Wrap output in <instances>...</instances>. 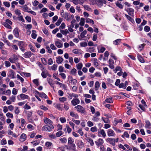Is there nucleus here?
Listing matches in <instances>:
<instances>
[{"mask_svg":"<svg viewBox=\"0 0 151 151\" xmlns=\"http://www.w3.org/2000/svg\"><path fill=\"white\" fill-rule=\"evenodd\" d=\"M54 126L50 124V126L45 125L42 128V130L43 131L50 132L52 130V129H53Z\"/></svg>","mask_w":151,"mask_h":151,"instance_id":"1","label":"nucleus"},{"mask_svg":"<svg viewBox=\"0 0 151 151\" xmlns=\"http://www.w3.org/2000/svg\"><path fill=\"white\" fill-rule=\"evenodd\" d=\"M75 108L77 109V111L82 114H85L86 110L85 109L80 105H78L75 107Z\"/></svg>","mask_w":151,"mask_h":151,"instance_id":"2","label":"nucleus"},{"mask_svg":"<svg viewBox=\"0 0 151 151\" xmlns=\"http://www.w3.org/2000/svg\"><path fill=\"white\" fill-rule=\"evenodd\" d=\"M18 100H24L25 99H28L29 98V96L25 94L22 93L19 95L17 96Z\"/></svg>","mask_w":151,"mask_h":151,"instance_id":"3","label":"nucleus"},{"mask_svg":"<svg viewBox=\"0 0 151 151\" xmlns=\"http://www.w3.org/2000/svg\"><path fill=\"white\" fill-rule=\"evenodd\" d=\"M106 141L113 146H114L115 145V139L114 138H108L106 139Z\"/></svg>","mask_w":151,"mask_h":151,"instance_id":"4","label":"nucleus"},{"mask_svg":"<svg viewBox=\"0 0 151 151\" xmlns=\"http://www.w3.org/2000/svg\"><path fill=\"white\" fill-rule=\"evenodd\" d=\"M18 59L17 55H13V57H11L9 58V60L12 63H14Z\"/></svg>","mask_w":151,"mask_h":151,"instance_id":"5","label":"nucleus"},{"mask_svg":"<svg viewBox=\"0 0 151 151\" xmlns=\"http://www.w3.org/2000/svg\"><path fill=\"white\" fill-rule=\"evenodd\" d=\"M107 134L109 137H114L115 134L114 131L111 129H109L108 130Z\"/></svg>","mask_w":151,"mask_h":151,"instance_id":"6","label":"nucleus"},{"mask_svg":"<svg viewBox=\"0 0 151 151\" xmlns=\"http://www.w3.org/2000/svg\"><path fill=\"white\" fill-rule=\"evenodd\" d=\"M104 142L103 140L101 138L99 139L97 141H95V143L96 145L99 147Z\"/></svg>","mask_w":151,"mask_h":151,"instance_id":"7","label":"nucleus"},{"mask_svg":"<svg viewBox=\"0 0 151 151\" xmlns=\"http://www.w3.org/2000/svg\"><path fill=\"white\" fill-rule=\"evenodd\" d=\"M125 10L128 12V14L130 15H132L134 14V9L131 8H129L127 9H125Z\"/></svg>","mask_w":151,"mask_h":151,"instance_id":"8","label":"nucleus"},{"mask_svg":"<svg viewBox=\"0 0 151 151\" xmlns=\"http://www.w3.org/2000/svg\"><path fill=\"white\" fill-rule=\"evenodd\" d=\"M32 54L34 55L33 54L31 53V52H27L24 54V56L26 58H29L31 56Z\"/></svg>","mask_w":151,"mask_h":151,"instance_id":"9","label":"nucleus"},{"mask_svg":"<svg viewBox=\"0 0 151 151\" xmlns=\"http://www.w3.org/2000/svg\"><path fill=\"white\" fill-rule=\"evenodd\" d=\"M71 102L74 106H75L79 104L80 101L78 99H73Z\"/></svg>","mask_w":151,"mask_h":151,"instance_id":"10","label":"nucleus"},{"mask_svg":"<svg viewBox=\"0 0 151 151\" xmlns=\"http://www.w3.org/2000/svg\"><path fill=\"white\" fill-rule=\"evenodd\" d=\"M27 138V136L25 134L23 133L20 136L19 140L21 142H23L25 141Z\"/></svg>","mask_w":151,"mask_h":151,"instance_id":"11","label":"nucleus"},{"mask_svg":"<svg viewBox=\"0 0 151 151\" xmlns=\"http://www.w3.org/2000/svg\"><path fill=\"white\" fill-rule=\"evenodd\" d=\"M19 31L17 28H15L13 30V33L15 37H18L19 36Z\"/></svg>","mask_w":151,"mask_h":151,"instance_id":"12","label":"nucleus"},{"mask_svg":"<svg viewBox=\"0 0 151 151\" xmlns=\"http://www.w3.org/2000/svg\"><path fill=\"white\" fill-rule=\"evenodd\" d=\"M15 73L12 70H11L9 71V75L8 76L11 77L13 78H15Z\"/></svg>","mask_w":151,"mask_h":151,"instance_id":"13","label":"nucleus"},{"mask_svg":"<svg viewBox=\"0 0 151 151\" xmlns=\"http://www.w3.org/2000/svg\"><path fill=\"white\" fill-rule=\"evenodd\" d=\"M78 142L77 143V145L80 148H82L84 147V143L81 141L78 140Z\"/></svg>","mask_w":151,"mask_h":151,"instance_id":"14","label":"nucleus"},{"mask_svg":"<svg viewBox=\"0 0 151 151\" xmlns=\"http://www.w3.org/2000/svg\"><path fill=\"white\" fill-rule=\"evenodd\" d=\"M122 122V120L121 119L118 120L116 118H115L114 119L113 123L114 125L116 126L118 123H121Z\"/></svg>","mask_w":151,"mask_h":151,"instance_id":"15","label":"nucleus"},{"mask_svg":"<svg viewBox=\"0 0 151 151\" xmlns=\"http://www.w3.org/2000/svg\"><path fill=\"white\" fill-rule=\"evenodd\" d=\"M63 16L67 21H69L70 19V15L68 13L65 12L63 14Z\"/></svg>","mask_w":151,"mask_h":151,"instance_id":"16","label":"nucleus"},{"mask_svg":"<svg viewBox=\"0 0 151 151\" xmlns=\"http://www.w3.org/2000/svg\"><path fill=\"white\" fill-rule=\"evenodd\" d=\"M55 45L58 48H61L63 46V44L60 42L56 41L55 43Z\"/></svg>","mask_w":151,"mask_h":151,"instance_id":"17","label":"nucleus"},{"mask_svg":"<svg viewBox=\"0 0 151 151\" xmlns=\"http://www.w3.org/2000/svg\"><path fill=\"white\" fill-rule=\"evenodd\" d=\"M105 102L107 103H112L113 101L112 99V98L110 97L109 98H106L105 100Z\"/></svg>","mask_w":151,"mask_h":151,"instance_id":"18","label":"nucleus"},{"mask_svg":"<svg viewBox=\"0 0 151 151\" xmlns=\"http://www.w3.org/2000/svg\"><path fill=\"white\" fill-rule=\"evenodd\" d=\"M47 81L48 82V83L51 86H52L54 90V87L53 86H52L53 85V81L52 79H51L50 78H47Z\"/></svg>","mask_w":151,"mask_h":151,"instance_id":"19","label":"nucleus"},{"mask_svg":"<svg viewBox=\"0 0 151 151\" xmlns=\"http://www.w3.org/2000/svg\"><path fill=\"white\" fill-rule=\"evenodd\" d=\"M44 121L46 124H51L52 123V121L49 119L46 118L44 119Z\"/></svg>","mask_w":151,"mask_h":151,"instance_id":"20","label":"nucleus"},{"mask_svg":"<svg viewBox=\"0 0 151 151\" xmlns=\"http://www.w3.org/2000/svg\"><path fill=\"white\" fill-rule=\"evenodd\" d=\"M63 61V58L60 56H59L57 58L56 62L58 64L61 63Z\"/></svg>","mask_w":151,"mask_h":151,"instance_id":"21","label":"nucleus"},{"mask_svg":"<svg viewBox=\"0 0 151 151\" xmlns=\"http://www.w3.org/2000/svg\"><path fill=\"white\" fill-rule=\"evenodd\" d=\"M86 140L87 141L89 142L90 143V145L91 146H93L94 145V142L93 140L90 137H87L86 138Z\"/></svg>","mask_w":151,"mask_h":151,"instance_id":"22","label":"nucleus"},{"mask_svg":"<svg viewBox=\"0 0 151 151\" xmlns=\"http://www.w3.org/2000/svg\"><path fill=\"white\" fill-rule=\"evenodd\" d=\"M8 134L9 135H12V136L15 138H17V135L11 130L8 131Z\"/></svg>","mask_w":151,"mask_h":151,"instance_id":"23","label":"nucleus"},{"mask_svg":"<svg viewBox=\"0 0 151 151\" xmlns=\"http://www.w3.org/2000/svg\"><path fill=\"white\" fill-rule=\"evenodd\" d=\"M102 1L99 0H96V4L99 7H101L103 6V4L102 3Z\"/></svg>","mask_w":151,"mask_h":151,"instance_id":"24","label":"nucleus"},{"mask_svg":"<svg viewBox=\"0 0 151 151\" xmlns=\"http://www.w3.org/2000/svg\"><path fill=\"white\" fill-rule=\"evenodd\" d=\"M47 73V72L46 70H45L42 71L41 73V76L44 78H45L47 77L46 74Z\"/></svg>","mask_w":151,"mask_h":151,"instance_id":"25","label":"nucleus"},{"mask_svg":"<svg viewBox=\"0 0 151 151\" xmlns=\"http://www.w3.org/2000/svg\"><path fill=\"white\" fill-rule=\"evenodd\" d=\"M70 115L72 117H73L77 118H78V116L77 114H75L73 112L71 111L70 112Z\"/></svg>","mask_w":151,"mask_h":151,"instance_id":"26","label":"nucleus"},{"mask_svg":"<svg viewBox=\"0 0 151 151\" xmlns=\"http://www.w3.org/2000/svg\"><path fill=\"white\" fill-rule=\"evenodd\" d=\"M60 32L63 35H66L67 34L69 33V32L67 29H65L64 30H60Z\"/></svg>","mask_w":151,"mask_h":151,"instance_id":"27","label":"nucleus"},{"mask_svg":"<svg viewBox=\"0 0 151 151\" xmlns=\"http://www.w3.org/2000/svg\"><path fill=\"white\" fill-rule=\"evenodd\" d=\"M83 6L85 9L90 12L92 11L91 9L88 6L86 5H83Z\"/></svg>","mask_w":151,"mask_h":151,"instance_id":"28","label":"nucleus"},{"mask_svg":"<svg viewBox=\"0 0 151 151\" xmlns=\"http://www.w3.org/2000/svg\"><path fill=\"white\" fill-rule=\"evenodd\" d=\"M125 15L127 18L131 22L133 23L134 22V19L130 16L127 15V14H125Z\"/></svg>","mask_w":151,"mask_h":151,"instance_id":"29","label":"nucleus"},{"mask_svg":"<svg viewBox=\"0 0 151 151\" xmlns=\"http://www.w3.org/2000/svg\"><path fill=\"white\" fill-rule=\"evenodd\" d=\"M121 41V39H117L114 41L113 42V43L115 45H118L120 42Z\"/></svg>","mask_w":151,"mask_h":151,"instance_id":"30","label":"nucleus"},{"mask_svg":"<svg viewBox=\"0 0 151 151\" xmlns=\"http://www.w3.org/2000/svg\"><path fill=\"white\" fill-rule=\"evenodd\" d=\"M146 124L145 125V127L146 128H150V127L151 125V124L150 122L148 121H145Z\"/></svg>","mask_w":151,"mask_h":151,"instance_id":"31","label":"nucleus"},{"mask_svg":"<svg viewBox=\"0 0 151 151\" xmlns=\"http://www.w3.org/2000/svg\"><path fill=\"white\" fill-rule=\"evenodd\" d=\"M83 66V64L81 63H80L76 65V67L78 69L80 70L82 68Z\"/></svg>","mask_w":151,"mask_h":151,"instance_id":"32","label":"nucleus"},{"mask_svg":"<svg viewBox=\"0 0 151 151\" xmlns=\"http://www.w3.org/2000/svg\"><path fill=\"white\" fill-rule=\"evenodd\" d=\"M32 37L33 39H35L37 37V34L35 33L36 32V31L35 30H32Z\"/></svg>","mask_w":151,"mask_h":151,"instance_id":"33","label":"nucleus"},{"mask_svg":"<svg viewBox=\"0 0 151 151\" xmlns=\"http://www.w3.org/2000/svg\"><path fill=\"white\" fill-rule=\"evenodd\" d=\"M70 148L71 149L72 151H74L76 150V145L74 144H71L70 146Z\"/></svg>","mask_w":151,"mask_h":151,"instance_id":"34","label":"nucleus"},{"mask_svg":"<svg viewBox=\"0 0 151 151\" xmlns=\"http://www.w3.org/2000/svg\"><path fill=\"white\" fill-rule=\"evenodd\" d=\"M138 58L140 62L142 63H144L145 62L144 59L141 56L138 55Z\"/></svg>","mask_w":151,"mask_h":151,"instance_id":"35","label":"nucleus"},{"mask_svg":"<svg viewBox=\"0 0 151 151\" xmlns=\"http://www.w3.org/2000/svg\"><path fill=\"white\" fill-rule=\"evenodd\" d=\"M76 20L75 19H73L72 20L71 22H70V25H69L71 27H72V28H73L74 26V24L76 23Z\"/></svg>","mask_w":151,"mask_h":151,"instance_id":"36","label":"nucleus"},{"mask_svg":"<svg viewBox=\"0 0 151 151\" xmlns=\"http://www.w3.org/2000/svg\"><path fill=\"white\" fill-rule=\"evenodd\" d=\"M18 45L19 46V47H24V42L23 41H19Z\"/></svg>","mask_w":151,"mask_h":151,"instance_id":"37","label":"nucleus"},{"mask_svg":"<svg viewBox=\"0 0 151 151\" xmlns=\"http://www.w3.org/2000/svg\"><path fill=\"white\" fill-rule=\"evenodd\" d=\"M116 6L121 9H122L123 8V6L121 4V3H119V2L117 1L116 4Z\"/></svg>","mask_w":151,"mask_h":151,"instance_id":"38","label":"nucleus"},{"mask_svg":"<svg viewBox=\"0 0 151 151\" xmlns=\"http://www.w3.org/2000/svg\"><path fill=\"white\" fill-rule=\"evenodd\" d=\"M87 33V31L86 30H84L81 33V36L82 38H83L85 37V35Z\"/></svg>","mask_w":151,"mask_h":151,"instance_id":"39","label":"nucleus"},{"mask_svg":"<svg viewBox=\"0 0 151 151\" xmlns=\"http://www.w3.org/2000/svg\"><path fill=\"white\" fill-rule=\"evenodd\" d=\"M85 19L84 18H81V22L79 23V24L82 26H83L84 24Z\"/></svg>","mask_w":151,"mask_h":151,"instance_id":"40","label":"nucleus"},{"mask_svg":"<svg viewBox=\"0 0 151 151\" xmlns=\"http://www.w3.org/2000/svg\"><path fill=\"white\" fill-rule=\"evenodd\" d=\"M65 27V25L64 23H62L61 25L59 27V29L60 30H62L63 29H64Z\"/></svg>","mask_w":151,"mask_h":151,"instance_id":"41","label":"nucleus"},{"mask_svg":"<svg viewBox=\"0 0 151 151\" xmlns=\"http://www.w3.org/2000/svg\"><path fill=\"white\" fill-rule=\"evenodd\" d=\"M62 19L61 18H60L57 21V22L55 23L56 25L57 26H59L60 25L61 22H62Z\"/></svg>","mask_w":151,"mask_h":151,"instance_id":"42","label":"nucleus"},{"mask_svg":"<svg viewBox=\"0 0 151 151\" xmlns=\"http://www.w3.org/2000/svg\"><path fill=\"white\" fill-rule=\"evenodd\" d=\"M86 22L87 23H92L93 24H94V22L93 20L90 19L89 18H87L86 19Z\"/></svg>","mask_w":151,"mask_h":151,"instance_id":"43","label":"nucleus"},{"mask_svg":"<svg viewBox=\"0 0 151 151\" xmlns=\"http://www.w3.org/2000/svg\"><path fill=\"white\" fill-rule=\"evenodd\" d=\"M41 61H42V63L45 65H47V62L45 59L44 58H41Z\"/></svg>","mask_w":151,"mask_h":151,"instance_id":"44","label":"nucleus"},{"mask_svg":"<svg viewBox=\"0 0 151 151\" xmlns=\"http://www.w3.org/2000/svg\"><path fill=\"white\" fill-rule=\"evenodd\" d=\"M63 134L62 132L61 131H60L56 133V135L57 137H59L62 135Z\"/></svg>","mask_w":151,"mask_h":151,"instance_id":"45","label":"nucleus"},{"mask_svg":"<svg viewBox=\"0 0 151 151\" xmlns=\"http://www.w3.org/2000/svg\"><path fill=\"white\" fill-rule=\"evenodd\" d=\"M10 100L12 102H14L16 99V96H12L9 98Z\"/></svg>","mask_w":151,"mask_h":151,"instance_id":"46","label":"nucleus"},{"mask_svg":"<svg viewBox=\"0 0 151 151\" xmlns=\"http://www.w3.org/2000/svg\"><path fill=\"white\" fill-rule=\"evenodd\" d=\"M66 98L64 97L60 98H59L60 101L63 103L66 100Z\"/></svg>","mask_w":151,"mask_h":151,"instance_id":"47","label":"nucleus"},{"mask_svg":"<svg viewBox=\"0 0 151 151\" xmlns=\"http://www.w3.org/2000/svg\"><path fill=\"white\" fill-rule=\"evenodd\" d=\"M60 140L63 143H65L67 142V139L65 137L60 138Z\"/></svg>","mask_w":151,"mask_h":151,"instance_id":"48","label":"nucleus"},{"mask_svg":"<svg viewBox=\"0 0 151 151\" xmlns=\"http://www.w3.org/2000/svg\"><path fill=\"white\" fill-rule=\"evenodd\" d=\"M58 65L57 64H54L51 67V69L53 70H56Z\"/></svg>","mask_w":151,"mask_h":151,"instance_id":"49","label":"nucleus"},{"mask_svg":"<svg viewBox=\"0 0 151 151\" xmlns=\"http://www.w3.org/2000/svg\"><path fill=\"white\" fill-rule=\"evenodd\" d=\"M124 136H125L127 138H129V135L127 132H125L124 133V135H122V137L124 138Z\"/></svg>","mask_w":151,"mask_h":151,"instance_id":"50","label":"nucleus"},{"mask_svg":"<svg viewBox=\"0 0 151 151\" xmlns=\"http://www.w3.org/2000/svg\"><path fill=\"white\" fill-rule=\"evenodd\" d=\"M52 145V143L50 142H47L45 144V146L48 148L50 147Z\"/></svg>","mask_w":151,"mask_h":151,"instance_id":"51","label":"nucleus"},{"mask_svg":"<svg viewBox=\"0 0 151 151\" xmlns=\"http://www.w3.org/2000/svg\"><path fill=\"white\" fill-rule=\"evenodd\" d=\"M100 133L104 137H105L106 136V134L104 129H101L100 131Z\"/></svg>","mask_w":151,"mask_h":151,"instance_id":"52","label":"nucleus"},{"mask_svg":"<svg viewBox=\"0 0 151 151\" xmlns=\"http://www.w3.org/2000/svg\"><path fill=\"white\" fill-rule=\"evenodd\" d=\"M100 84L99 82H96L95 84V87L96 89V90H97V89L99 87Z\"/></svg>","mask_w":151,"mask_h":151,"instance_id":"53","label":"nucleus"},{"mask_svg":"<svg viewBox=\"0 0 151 151\" xmlns=\"http://www.w3.org/2000/svg\"><path fill=\"white\" fill-rule=\"evenodd\" d=\"M76 73V70L75 68H73L70 71V73L73 75H75Z\"/></svg>","mask_w":151,"mask_h":151,"instance_id":"54","label":"nucleus"},{"mask_svg":"<svg viewBox=\"0 0 151 151\" xmlns=\"http://www.w3.org/2000/svg\"><path fill=\"white\" fill-rule=\"evenodd\" d=\"M119 87L120 88H123L124 89H125L126 87V85H125V84L124 83H122L119 85Z\"/></svg>","mask_w":151,"mask_h":151,"instance_id":"55","label":"nucleus"},{"mask_svg":"<svg viewBox=\"0 0 151 151\" xmlns=\"http://www.w3.org/2000/svg\"><path fill=\"white\" fill-rule=\"evenodd\" d=\"M102 119L104 122L105 123H109L110 122L109 119H106L105 118L102 117Z\"/></svg>","mask_w":151,"mask_h":151,"instance_id":"56","label":"nucleus"},{"mask_svg":"<svg viewBox=\"0 0 151 151\" xmlns=\"http://www.w3.org/2000/svg\"><path fill=\"white\" fill-rule=\"evenodd\" d=\"M6 116L8 117H9L11 118H12L13 117L12 114L9 112L7 113L6 114Z\"/></svg>","mask_w":151,"mask_h":151,"instance_id":"57","label":"nucleus"},{"mask_svg":"<svg viewBox=\"0 0 151 151\" xmlns=\"http://www.w3.org/2000/svg\"><path fill=\"white\" fill-rule=\"evenodd\" d=\"M33 83L36 84L37 86L39 85L38 79H34L33 81Z\"/></svg>","mask_w":151,"mask_h":151,"instance_id":"58","label":"nucleus"},{"mask_svg":"<svg viewBox=\"0 0 151 151\" xmlns=\"http://www.w3.org/2000/svg\"><path fill=\"white\" fill-rule=\"evenodd\" d=\"M74 141L72 139V138L71 137H69L68 138V144H73V142Z\"/></svg>","mask_w":151,"mask_h":151,"instance_id":"59","label":"nucleus"},{"mask_svg":"<svg viewBox=\"0 0 151 151\" xmlns=\"http://www.w3.org/2000/svg\"><path fill=\"white\" fill-rule=\"evenodd\" d=\"M82 129L81 128L79 129L78 132L80 134L81 136H83V133L82 131Z\"/></svg>","mask_w":151,"mask_h":151,"instance_id":"60","label":"nucleus"},{"mask_svg":"<svg viewBox=\"0 0 151 151\" xmlns=\"http://www.w3.org/2000/svg\"><path fill=\"white\" fill-rule=\"evenodd\" d=\"M23 8V10L24 11H27V10L28 9V7L26 5L21 6Z\"/></svg>","mask_w":151,"mask_h":151,"instance_id":"61","label":"nucleus"},{"mask_svg":"<svg viewBox=\"0 0 151 151\" xmlns=\"http://www.w3.org/2000/svg\"><path fill=\"white\" fill-rule=\"evenodd\" d=\"M4 63L5 64V66L6 67H8L10 66L11 64L9 61H5Z\"/></svg>","mask_w":151,"mask_h":151,"instance_id":"62","label":"nucleus"},{"mask_svg":"<svg viewBox=\"0 0 151 151\" xmlns=\"http://www.w3.org/2000/svg\"><path fill=\"white\" fill-rule=\"evenodd\" d=\"M4 4L6 7H9L10 6V4L9 2L5 1L3 3Z\"/></svg>","mask_w":151,"mask_h":151,"instance_id":"63","label":"nucleus"},{"mask_svg":"<svg viewBox=\"0 0 151 151\" xmlns=\"http://www.w3.org/2000/svg\"><path fill=\"white\" fill-rule=\"evenodd\" d=\"M144 30L146 32H148L150 30V27L147 26H146L144 29Z\"/></svg>","mask_w":151,"mask_h":151,"instance_id":"64","label":"nucleus"}]
</instances>
